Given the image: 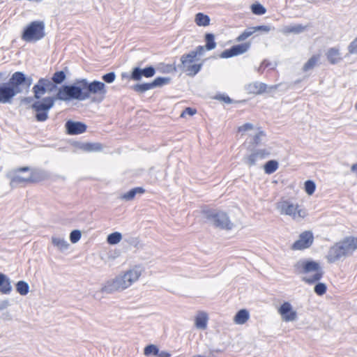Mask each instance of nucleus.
<instances>
[{
	"mask_svg": "<svg viewBox=\"0 0 357 357\" xmlns=\"http://www.w3.org/2000/svg\"><path fill=\"white\" fill-rule=\"evenodd\" d=\"M141 274V268L139 267H135L126 271L123 275L108 280L101 291L107 294H112L114 291L124 290L137 281Z\"/></svg>",
	"mask_w": 357,
	"mask_h": 357,
	"instance_id": "1",
	"label": "nucleus"
},
{
	"mask_svg": "<svg viewBox=\"0 0 357 357\" xmlns=\"http://www.w3.org/2000/svg\"><path fill=\"white\" fill-rule=\"evenodd\" d=\"M56 100L69 101L70 100H85L88 99V95L83 93L82 83L79 79L75 84L70 85H63L58 89L54 96Z\"/></svg>",
	"mask_w": 357,
	"mask_h": 357,
	"instance_id": "2",
	"label": "nucleus"
},
{
	"mask_svg": "<svg viewBox=\"0 0 357 357\" xmlns=\"http://www.w3.org/2000/svg\"><path fill=\"white\" fill-rule=\"evenodd\" d=\"M296 268H301V273H314V274L311 276L303 278V281L310 284L319 281L324 275V271L319 263L314 261L305 260L299 261L296 264Z\"/></svg>",
	"mask_w": 357,
	"mask_h": 357,
	"instance_id": "3",
	"label": "nucleus"
},
{
	"mask_svg": "<svg viewBox=\"0 0 357 357\" xmlns=\"http://www.w3.org/2000/svg\"><path fill=\"white\" fill-rule=\"evenodd\" d=\"M180 61L177 66L178 69L191 77L197 75L204 66V61L199 62V59L195 58L190 52L183 54L180 58Z\"/></svg>",
	"mask_w": 357,
	"mask_h": 357,
	"instance_id": "4",
	"label": "nucleus"
},
{
	"mask_svg": "<svg viewBox=\"0 0 357 357\" xmlns=\"http://www.w3.org/2000/svg\"><path fill=\"white\" fill-rule=\"evenodd\" d=\"M45 29L43 21H33L24 28L21 38L28 43L40 40L45 36Z\"/></svg>",
	"mask_w": 357,
	"mask_h": 357,
	"instance_id": "5",
	"label": "nucleus"
},
{
	"mask_svg": "<svg viewBox=\"0 0 357 357\" xmlns=\"http://www.w3.org/2000/svg\"><path fill=\"white\" fill-rule=\"evenodd\" d=\"M56 100L54 96H47L32 103L31 108L36 112L37 121L43 122L48 119L49 111L54 107Z\"/></svg>",
	"mask_w": 357,
	"mask_h": 357,
	"instance_id": "6",
	"label": "nucleus"
},
{
	"mask_svg": "<svg viewBox=\"0 0 357 357\" xmlns=\"http://www.w3.org/2000/svg\"><path fill=\"white\" fill-rule=\"evenodd\" d=\"M276 209L281 215L291 216L294 220L299 221L305 215V211L301 208L299 205L289 200H281L276 204Z\"/></svg>",
	"mask_w": 357,
	"mask_h": 357,
	"instance_id": "7",
	"label": "nucleus"
},
{
	"mask_svg": "<svg viewBox=\"0 0 357 357\" xmlns=\"http://www.w3.org/2000/svg\"><path fill=\"white\" fill-rule=\"evenodd\" d=\"M205 215L207 221L215 227L226 230H231L234 227V223L225 212L207 211Z\"/></svg>",
	"mask_w": 357,
	"mask_h": 357,
	"instance_id": "8",
	"label": "nucleus"
},
{
	"mask_svg": "<svg viewBox=\"0 0 357 357\" xmlns=\"http://www.w3.org/2000/svg\"><path fill=\"white\" fill-rule=\"evenodd\" d=\"M79 83H82L83 93L88 95V99L91 94H98L102 96L100 100H102L107 93L105 84L100 81L89 82L86 79H79Z\"/></svg>",
	"mask_w": 357,
	"mask_h": 357,
	"instance_id": "9",
	"label": "nucleus"
},
{
	"mask_svg": "<svg viewBox=\"0 0 357 357\" xmlns=\"http://www.w3.org/2000/svg\"><path fill=\"white\" fill-rule=\"evenodd\" d=\"M57 86L47 78H40L37 83L32 88V92L35 100L40 99L47 92H52L56 90Z\"/></svg>",
	"mask_w": 357,
	"mask_h": 357,
	"instance_id": "10",
	"label": "nucleus"
},
{
	"mask_svg": "<svg viewBox=\"0 0 357 357\" xmlns=\"http://www.w3.org/2000/svg\"><path fill=\"white\" fill-rule=\"evenodd\" d=\"M347 255H349V252L347 248L343 241H341L336 243L329 249L327 259L328 262L333 263Z\"/></svg>",
	"mask_w": 357,
	"mask_h": 357,
	"instance_id": "11",
	"label": "nucleus"
},
{
	"mask_svg": "<svg viewBox=\"0 0 357 357\" xmlns=\"http://www.w3.org/2000/svg\"><path fill=\"white\" fill-rule=\"evenodd\" d=\"M314 237L311 231H306L300 234L299 238L291 245L293 250H301L310 248L313 243Z\"/></svg>",
	"mask_w": 357,
	"mask_h": 357,
	"instance_id": "12",
	"label": "nucleus"
},
{
	"mask_svg": "<svg viewBox=\"0 0 357 357\" xmlns=\"http://www.w3.org/2000/svg\"><path fill=\"white\" fill-rule=\"evenodd\" d=\"M17 95L8 82L0 83V103L10 104L13 98Z\"/></svg>",
	"mask_w": 357,
	"mask_h": 357,
	"instance_id": "13",
	"label": "nucleus"
},
{
	"mask_svg": "<svg viewBox=\"0 0 357 357\" xmlns=\"http://www.w3.org/2000/svg\"><path fill=\"white\" fill-rule=\"evenodd\" d=\"M24 81V73L21 71H17L12 74L8 83L14 89L17 94H19L25 91Z\"/></svg>",
	"mask_w": 357,
	"mask_h": 357,
	"instance_id": "14",
	"label": "nucleus"
},
{
	"mask_svg": "<svg viewBox=\"0 0 357 357\" xmlns=\"http://www.w3.org/2000/svg\"><path fill=\"white\" fill-rule=\"evenodd\" d=\"M30 168L29 167H23L17 168L8 174V177L10 179V185L13 187L19 184L29 183V176H23L20 174V172H28Z\"/></svg>",
	"mask_w": 357,
	"mask_h": 357,
	"instance_id": "15",
	"label": "nucleus"
},
{
	"mask_svg": "<svg viewBox=\"0 0 357 357\" xmlns=\"http://www.w3.org/2000/svg\"><path fill=\"white\" fill-rule=\"evenodd\" d=\"M278 313L286 322L294 321L297 319V313L289 302H284L279 307Z\"/></svg>",
	"mask_w": 357,
	"mask_h": 357,
	"instance_id": "16",
	"label": "nucleus"
},
{
	"mask_svg": "<svg viewBox=\"0 0 357 357\" xmlns=\"http://www.w3.org/2000/svg\"><path fill=\"white\" fill-rule=\"evenodd\" d=\"M250 47V44L249 43H245L234 45L231 48L224 50L221 53L220 57L224 59H228L232 56L242 54L246 52L249 50Z\"/></svg>",
	"mask_w": 357,
	"mask_h": 357,
	"instance_id": "17",
	"label": "nucleus"
},
{
	"mask_svg": "<svg viewBox=\"0 0 357 357\" xmlns=\"http://www.w3.org/2000/svg\"><path fill=\"white\" fill-rule=\"evenodd\" d=\"M155 73V70L153 66H148L143 69L139 67H135L132 69L130 79L135 81H139L142 77H145L146 78L152 77Z\"/></svg>",
	"mask_w": 357,
	"mask_h": 357,
	"instance_id": "18",
	"label": "nucleus"
},
{
	"mask_svg": "<svg viewBox=\"0 0 357 357\" xmlns=\"http://www.w3.org/2000/svg\"><path fill=\"white\" fill-rule=\"evenodd\" d=\"M67 133L71 135H79L86 130V125L82 122L68 120L65 124Z\"/></svg>",
	"mask_w": 357,
	"mask_h": 357,
	"instance_id": "19",
	"label": "nucleus"
},
{
	"mask_svg": "<svg viewBox=\"0 0 357 357\" xmlns=\"http://www.w3.org/2000/svg\"><path fill=\"white\" fill-rule=\"evenodd\" d=\"M326 56L328 61L332 65L337 64L342 60L340 50L337 47L329 48L326 52Z\"/></svg>",
	"mask_w": 357,
	"mask_h": 357,
	"instance_id": "20",
	"label": "nucleus"
},
{
	"mask_svg": "<svg viewBox=\"0 0 357 357\" xmlns=\"http://www.w3.org/2000/svg\"><path fill=\"white\" fill-rule=\"evenodd\" d=\"M12 291L11 281L5 274L0 273V292L9 294Z\"/></svg>",
	"mask_w": 357,
	"mask_h": 357,
	"instance_id": "21",
	"label": "nucleus"
},
{
	"mask_svg": "<svg viewBox=\"0 0 357 357\" xmlns=\"http://www.w3.org/2000/svg\"><path fill=\"white\" fill-rule=\"evenodd\" d=\"M307 26H303L302 24H298L294 25H289L284 26L281 32L284 34L294 33L299 34L307 29Z\"/></svg>",
	"mask_w": 357,
	"mask_h": 357,
	"instance_id": "22",
	"label": "nucleus"
},
{
	"mask_svg": "<svg viewBox=\"0 0 357 357\" xmlns=\"http://www.w3.org/2000/svg\"><path fill=\"white\" fill-rule=\"evenodd\" d=\"M267 85L262 82H255L248 86V90L250 93L255 94H260L266 91Z\"/></svg>",
	"mask_w": 357,
	"mask_h": 357,
	"instance_id": "23",
	"label": "nucleus"
},
{
	"mask_svg": "<svg viewBox=\"0 0 357 357\" xmlns=\"http://www.w3.org/2000/svg\"><path fill=\"white\" fill-rule=\"evenodd\" d=\"M250 317L249 312L247 310H240L235 315L234 321L236 324H245Z\"/></svg>",
	"mask_w": 357,
	"mask_h": 357,
	"instance_id": "24",
	"label": "nucleus"
},
{
	"mask_svg": "<svg viewBox=\"0 0 357 357\" xmlns=\"http://www.w3.org/2000/svg\"><path fill=\"white\" fill-rule=\"evenodd\" d=\"M52 243L62 252L67 250L69 246V243L63 238L59 236H52Z\"/></svg>",
	"mask_w": 357,
	"mask_h": 357,
	"instance_id": "25",
	"label": "nucleus"
},
{
	"mask_svg": "<svg viewBox=\"0 0 357 357\" xmlns=\"http://www.w3.org/2000/svg\"><path fill=\"white\" fill-rule=\"evenodd\" d=\"M144 192V188H140V187L135 188L130 190L128 192L123 194L121 196V199L123 200H125V201H131L135 198V195L137 193L142 194Z\"/></svg>",
	"mask_w": 357,
	"mask_h": 357,
	"instance_id": "26",
	"label": "nucleus"
},
{
	"mask_svg": "<svg viewBox=\"0 0 357 357\" xmlns=\"http://www.w3.org/2000/svg\"><path fill=\"white\" fill-rule=\"evenodd\" d=\"M46 178V174L41 170L32 171L29 175V183H37L44 180Z\"/></svg>",
	"mask_w": 357,
	"mask_h": 357,
	"instance_id": "27",
	"label": "nucleus"
},
{
	"mask_svg": "<svg viewBox=\"0 0 357 357\" xmlns=\"http://www.w3.org/2000/svg\"><path fill=\"white\" fill-rule=\"evenodd\" d=\"M320 59V56L319 54L313 55L303 66V70L304 72H307L312 69H313L317 64Z\"/></svg>",
	"mask_w": 357,
	"mask_h": 357,
	"instance_id": "28",
	"label": "nucleus"
},
{
	"mask_svg": "<svg viewBox=\"0 0 357 357\" xmlns=\"http://www.w3.org/2000/svg\"><path fill=\"white\" fill-rule=\"evenodd\" d=\"M349 254L357 249V238L349 237L343 241Z\"/></svg>",
	"mask_w": 357,
	"mask_h": 357,
	"instance_id": "29",
	"label": "nucleus"
},
{
	"mask_svg": "<svg viewBox=\"0 0 357 357\" xmlns=\"http://www.w3.org/2000/svg\"><path fill=\"white\" fill-rule=\"evenodd\" d=\"M196 24L200 26H206L210 24V18L207 15L202 13H198L195 15V20Z\"/></svg>",
	"mask_w": 357,
	"mask_h": 357,
	"instance_id": "30",
	"label": "nucleus"
},
{
	"mask_svg": "<svg viewBox=\"0 0 357 357\" xmlns=\"http://www.w3.org/2000/svg\"><path fill=\"white\" fill-rule=\"evenodd\" d=\"M264 169L266 174H271L278 169V162L274 160H268L265 163Z\"/></svg>",
	"mask_w": 357,
	"mask_h": 357,
	"instance_id": "31",
	"label": "nucleus"
},
{
	"mask_svg": "<svg viewBox=\"0 0 357 357\" xmlns=\"http://www.w3.org/2000/svg\"><path fill=\"white\" fill-rule=\"evenodd\" d=\"M66 78V73L63 70L56 71L54 73L50 79L52 83H54L56 86L57 84L63 83Z\"/></svg>",
	"mask_w": 357,
	"mask_h": 357,
	"instance_id": "32",
	"label": "nucleus"
},
{
	"mask_svg": "<svg viewBox=\"0 0 357 357\" xmlns=\"http://www.w3.org/2000/svg\"><path fill=\"white\" fill-rule=\"evenodd\" d=\"M16 291L22 296H26L29 291V285L26 282L20 280L16 284Z\"/></svg>",
	"mask_w": 357,
	"mask_h": 357,
	"instance_id": "33",
	"label": "nucleus"
},
{
	"mask_svg": "<svg viewBox=\"0 0 357 357\" xmlns=\"http://www.w3.org/2000/svg\"><path fill=\"white\" fill-rule=\"evenodd\" d=\"M205 41H206V50H212L215 48L216 43L215 42V36L213 33H208L205 35Z\"/></svg>",
	"mask_w": 357,
	"mask_h": 357,
	"instance_id": "34",
	"label": "nucleus"
},
{
	"mask_svg": "<svg viewBox=\"0 0 357 357\" xmlns=\"http://www.w3.org/2000/svg\"><path fill=\"white\" fill-rule=\"evenodd\" d=\"M207 316L205 313H202L196 317L195 325L197 328L205 329L207 326Z\"/></svg>",
	"mask_w": 357,
	"mask_h": 357,
	"instance_id": "35",
	"label": "nucleus"
},
{
	"mask_svg": "<svg viewBox=\"0 0 357 357\" xmlns=\"http://www.w3.org/2000/svg\"><path fill=\"white\" fill-rule=\"evenodd\" d=\"M102 145L100 143H85L82 145V149L88 152L100 151L102 150Z\"/></svg>",
	"mask_w": 357,
	"mask_h": 357,
	"instance_id": "36",
	"label": "nucleus"
},
{
	"mask_svg": "<svg viewBox=\"0 0 357 357\" xmlns=\"http://www.w3.org/2000/svg\"><path fill=\"white\" fill-rule=\"evenodd\" d=\"M122 239V235L120 232L115 231L107 236V241L109 245H116Z\"/></svg>",
	"mask_w": 357,
	"mask_h": 357,
	"instance_id": "37",
	"label": "nucleus"
},
{
	"mask_svg": "<svg viewBox=\"0 0 357 357\" xmlns=\"http://www.w3.org/2000/svg\"><path fill=\"white\" fill-rule=\"evenodd\" d=\"M171 81L170 77H158L151 82L153 89L168 84Z\"/></svg>",
	"mask_w": 357,
	"mask_h": 357,
	"instance_id": "38",
	"label": "nucleus"
},
{
	"mask_svg": "<svg viewBox=\"0 0 357 357\" xmlns=\"http://www.w3.org/2000/svg\"><path fill=\"white\" fill-rule=\"evenodd\" d=\"M133 90L138 93H144L146 91L152 89L151 82L150 83H143V84H137L133 86Z\"/></svg>",
	"mask_w": 357,
	"mask_h": 357,
	"instance_id": "39",
	"label": "nucleus"
},
{
	"mask_svg": "<svg viewBox=\"0 0 357 357\" xmlns=\"http://www.w3.org/2000/svg\"><path fill=\"white\" fill-rule=\"evenodd\" d=\"M251 10L252 13L257 15H262L266 13V9L259 3H253L251 6Z\"/></svg>",
	"mask_w": 357,
	"mask_h": 357,
	"instance_id": "40",
	"label": "nucleus"
},
{
	"mask_svg": "<svg viewBox=\"0 0 357 357\" xmlns=\"http://www.w3.org/2000/svg\"><path fill=\"white\" fill-rule=\"evenodd\" d=\"M258 160V156L255 151L243 158V162L250 167L255 165Z\"/></svg>",
	"mask_w": 357,
	"mask_h": 357,
	"instance_id": "41",
	"label": "nucleus"
},
{
	"mask_svg": "<svg viewBox=\"0 0 357 357\" xmlns=\"http://www.w3.org/2000/svg\"><path fill=\"white\" fill-rule=\"evenodd\" d=\"M144 354L145 356H156L159 354V349L154 344H149L146 346L144 349Z\"/></svg>",
	"mask_w": 357,
	"mask_h": 357,
	"instance_id": "42",
	"label": "nucleus"
},
{
	"mask_svg": "<svg viewBox=\"0 0 357 357\" xmlns=\"http://www.w3.org/2000/svg\"><path fill=\"white\" fill-rule=\"evenodd\" d=\"M254 33H255V27H250L245 29L241 34H240L236 40L237 41H243L247 39L248 37L252 36Z\"/></svg>",
	"mask_w": 357,
	"mask_h": 357,
	"instance_id": "43",
	"label": "nucleus"
},
{
	"mask_svg": "<svg viewBox=\"0 0 357 357\" xmlns=\"http://www.w3.org/2000/svg\"><path fill=\"white\" fill-rule=\"evenodd\" d=\"M315 189L316 185L314 181L307 180L305 182V190L308 195H312L314 192Z\"/></svg>",
	"mask_w": 357,
	"mask_h": 357,
	"instance_id": "44",
	"label": "nucleus"
},
{
	"mask_svg": "<svg viewBox=\"0 0 357 357\" xmlns=\"http://www.w3.org/2000/svg\"><path fill=\"white\" fill-rule=\"evenodd\" d=\"M206 50V47L203 45L197 46L195 50L190 51V52L195 57L199 58L204 54Z\"/></svg>",
	"mask_w": 357,
	"mask_h": 357,
	"instance_id": "45",
	"label": "nucleus"
},
{
	"mask_svg": "<svg viewBox=\"0 0 357 357\" xmlns=\"http://www.w3.org/2000/svg\"><path fill=\"white\" fill-rule=\"evenodd\" d=\"M327 287L324 283L319 282L314 287V291L319 296L324 295L326 291Z\"/></svg>",
	"mask_w": 357,
	"mask_h": 357,
	"instance_id": "46",
	"label": "nucleus"
},
{
	"mask_svg": "<svg viewBox=\"0 0 357 357\" xmlns=\"http://www.w3.org/2000/svg\"><path fill=\"white\" fill-rule=\"evenodd\" d=\"M82 234L79 230L75 229L70 232V240L73 243H75L81 238Z\"/></svg>",
	"mask_w": 357,
	"mask_h": 357,
	"instance_id": "47",
	"label": "nucleus"
},
{
	"mask_svg": "<svg viewBox=\"0 0 357 357\" xmlns=\"http://www.w3.org/2000/svg\"><path fill=\"white\" fill-rule=\"evenodd\" d=\"M102 80L107 83L111 84L114 82V81L116 79V74L114 72H109L108 73H106L102 76Z\"/></svg>",
	"mask_w": 357,
	"mask_h": 357,
	"instance_id": "48",
	"label": "nucleus"
},
{
	"mask_svg": "<svg viewBox=\"0 0 357 357\" xmlns=\"http://www.w3.org/2000/svg\"><path fill=\"white\" fill-rule=\"evenodd\" d=\"M265 136V133L263 131L258 132L253 137L252 144L255 146H258L261 143V138Z\"/></svg>",
	"mask_w": 357,
	"mask_h": 357,
	"instance_id": "49",
	"label": "nucleus"
},
{
	"mask_svg": "<svg viewBox=\"0 0 357 357\" xmlns=\"http://www.w3.org/2000/svg\"><path fill=\"white\" fill-rule=\"evenodd\" d=\"M348 51L349 54H357V37L349 45Z\"/></svg>",
	"mask_w": 357,
	"mask_h": 357,
	"instance_id": "50",
	"label": "nucleus"
},
{
	"mask_svg": "<svg viewBox=\"0 0 357 357\" xmlns=\"http://www.w3.org/2000/svg\"><path fill=\"white\" fill-rule=\"evenodd\" d=\"M255 152L257 155L259 160L264 159L269 155V152L266 149H259Z\"/></svg>",
	"mask_w": 357,
	"mask_h": 357,
	"instance_id": "51",
	"label": "nucleus"
},
{
	"mask_svg": "<svg viewBox=\"0 0 357 357\" xmlns=\"http://www.w3.org/2000/svg\"><path fill=\"white\" fill-rule=\"evenodd\" d=\"M178 69L177 66L172 65V64H168L163 66L162 69V72L163 73H172L176 71Z\"/></svg>",
	"mask_w": 357,
	"mask_h": 357,
	"instance_id": "52",
	"label": "nucleus"
},
{
	"mask_svg": "<svg viewBox=\"0 0 357 357\" xmlns=\"http://www.w3.org/2000/svg\"><path fill=\"white\" fill-rule=\"evenodd\" d=\"M24 80H25L24 82V89H25V91L27 92V91H29V90L33 83V78L31 77H27L24 74Z\"/></svg>",
	"mask_w": 357,
	"mask_h": 357,
	"instance_id": "53",
	"label": "nucleus"
},
{
	"mask_svg": "<svg viewBox=\"0 0 357 357\" xmlns=\"http://www.w3.org/2000/svg\"><path fill=\"white\" fill-rule=\"evenodd\" d=\"M197 112L195 109H192L191 107H186L183 112L181 113V116L184 117L186 115L192 116Z\"/></svg>",
	"mask_w": 357,
	"mask_h": 357,
	"instance_id": "54",
	"label": "nucleus"
},
{
	"mask_svg": "<svg viewBox=\"0 0 357 357\" xmlns=\"http://www.w3.org/2000/svg\"><path fill=\"white\" fill-rule=\"evenodd\" d=\"M252 129H253V125L250 123H246L243 124L242 126H240L238 128V131L243 132V131L250 130Z\"/></svg>",
	"mask_w": 357,
	"mask_h": 357,
	"instance_id": "55",
	"label": "nucleus"
},
{
	"mask_svg": "<svg viewBox=\"0 0 357 357\" xmlns=\"http://www.w3.org/2000/svg\"><path fill=\"white\" fill-rule=\"evenodd\" d=\"M254 27H255V32L257 31H264V32L267 33V32H269L271 30V26H267V25H260V26H254Z\"/></svg>",
	"mask_w": 357,
	"mask_h": 357,
	"instance_id": "56",
	"label": "nucleus"
},
{
	"mask_svg": "<svg viewBox=\"0 0 357 357\" xmlns=\"http://www.w3.org/2000/svg\"><path fill=\"white\" fill-rule=\"evenodd\" d=\"M10 303L8 299L0 301V311L6 309L8 306H10Z\"/></svg>",
	"mask_w": 357,
	"mask_h": 357,
	"instance_id": "57",
	"label": "nucleus"
},
{
	"mask_svg": "<svg viewBox=\"0 0 357 357\" xmlns=\"http://www.w3.org/2000/svg\"><path fill=\"white\" fill-rule=\"evenodd\" d=\"M34 100H35L34 96L33 97H25L22 100V102L25 104H30L32 102H33Z\"/></svg>",
	"mask_w": 357,
	"mask_h": 357,
	"instance_id": "58",
	"label": "nucleus"
},
{
	"mask_svg": "<svg viewBox=\"0 0 357 357\" xmlns=\"http://www.w3.org/2000/svg\"><path fill=\"white\" fill-rule=\"evenodd\" d=\"M170 356L169 353L165 351H159V354H157V357H170Z\"/></svg>",
	"mask_w": 357,
	"mask_h": 357,
	"instance_id": "59",
	"label": "nucleus"
},
{
	"mask_svg": "<svg viewBox=\"0 0 357 357\" xmlns=\"http://www.w3.org/2000/svg\"><path fill=\"white\" fill-rule=\"evenodd\" d=\"M221 99L226 103L230 104L232 102V100L229 96H222Z\"/></svg>",
	"mask_w": 357,
	"mask_h": 357,
	"instance_id": "60",
	"label": "nucleus"
},
{
	"mask_svg": "<svg viewBox=\"0 0 357 357\" xmlns=\"http://www.w3.org/2000/svg\"><path fill=\"white\" fill-rule=\"evenodd\" d=\"M351 170L355 173L357 176V163L356 164H354L352 165L351 167Z\"/></svg>",
	"mask_w": 357,
	"mask_h": 357,
	"instance_id": "61",
	"label": "nucleus"
},
{
	"mask_svg": "<svg viewBox=\"0 0 357 357\" xmlns=\"http://www.w3.org/2000/svg\"><path fill=\"white\" fill-rule=\"evenodd\" d=\"M43 0H31V1L41 2Z\"/></svg>",
	"mask_w": 357,
	"mask_h": 357,
	"instance_id": "62",
	"label": "nucleus"
},
{
	"mask_svg": "<svg viewBox=\"0 0 357 357\" xmlns=\"http://www.w3.org/2000/svg\"><path fill=\"white\" fill-rule=\"evenodd\" d=\"M122 77H127L128 76H127V75H126L124 73H123V74H122Z\"/></svg>",
	"mask_w": 357,
	"mask_h": 357,
	"instance_id": "63",
	"label": "nucleus"
},
{
	"mask_svg": "<svg viewBox=\"0 0 357 357\" xmlns=\"http://www.w3.org/2000/svg\"><path fill=\"white\" fill-rule=\"evenodd\" d=\"M355 107L357 109V103L356 104Z\"/></svg>",
	"mask_w": 357,
	"mask_h": 357,
	"instance_id": "64",
	"label": "nucleus"
}]
</instances>
